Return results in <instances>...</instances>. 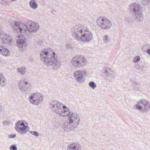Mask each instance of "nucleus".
<instances>
[{
    "instance_id": "17",
    "label": "nucleus",
    "mask_w": 150,
    "mask_h": 150,
    "mask_svg": "<svg viewBox=\"0 0 150 150\" xmlns=\"http://www.w3.org/2000/svg\"><path fill=\"white\" fill-rule=\"evenodd\" d=\"M26 41L25 37L24 36H22L20 37L17 40V45L18 47L21 48Z\"/></svg>"
},
{
    "instance_id": "5",
    "label": "nucleus",
    "mask_w": 150,
    "mask_h": 150,
    "mask_svg": "<svg viewBox=\"0 0 150 150\" xmlns=\"http://www.w3.org/2000/svg\"><path fill=\"white\" fill-rule=\"evenodd\" d=\"M71 63L75 67L80 68L85 65L87 63L86 60L82 56H76L73 57Z\"/></svg>"
},
{
    "instance_id": "23",
    "label": "nucleus",
    "mask_w": 150,
    "mask_h": 150,
    "mask_svg": "<svg viewBox=\"0 0 150 150\" xmlns=\"http://www.w3.org/2000/svg\"><path fill=\"white\" fill-rule=\"evenodd\" d=\"M29 5L32 9H35L38 7V5L35 0H31L29 3Z\"/></svg>"
},
{
    "instance_id": "4",
    "label": "nucleus",
    "mask_w": 150,
    "mask_h": 150,
    "mask_svg": "<svg viewBox=\"0 0 150 150\" xmlns=\"http://www.w3.org/2000/svg\"><path fill=\"white\" fill-rule=\"evenodd\" d=\"M96 23L100 28L103 30H108L112 26L111 22L107 18L100 16L97 18Z\"/></svg>"
},
{
    "instance_id": "18",
    "label": "nucleus",
    "mask_w": 150,
    "mask_h": 150,
    "mask_svg": "<svg viewBox=\"0 0 150 150\" xmlns=\"http://www.w3.org/2000/svg\"><path fill=\"white\" fill-rule=\"evenodd\" d=\"M69 117L70 118H73L74 122L76 121H80V118L79 116L75 112L73 113L71 112V113L69 115Z\"/></svg>"
},
{
    "instance_id": "9",
    "label": "nucleus",
    "mask_w": 150,
    "mask_h": 150,
    "mask_svg": "<svg viewBox=\"0 0 150 150\" xmlns=\"http://www.w3.org/2000/svg\"><path fill=\"white\" fill-rule=\"evenodd\" d=\"M25 28L30 33H35L39 29V25L37 23H34L31 21L28 20L25 23Z\"/></svg>"
},
{
    "instance_id": "7",
    "label": "nucleus",
    "mask_w": 150,
    "mask_h": 150,
    "mask_svg": "<svg viewBox=\"0 0 150 150\" xmlns=\"http://www.w3.org/2000/svg\"><path fill=\"white\" fill-rule=\"evenodd\" d=\"M24 122L21 120H19L16 123L15 126L16 131L22 134H25L29 130L28 126L25 125Z\"/></svg>"
},
{
    "instance_id": "40",
    "label": "nucleus",
    "mask_w": 150,
    "mask_h": 150,
    "mask_svg": "<svg viewBox=\"0 0 150 150\" xmlns=\"http://www.w3.org/2000/svg\"><path fill=\"white\" fill-rule=\"evenodd\" d=\"M107 80L109 82H112V81L111 79H107Z\"/></svg>"
},
{
    "instance_id": "32",
    "label": "nucleus",
    "mask_w": 150,
    "mask_h": 150,
    "mask_svg": "<svg viewBox=\"0 0 150 150\" xmlns=\"http://www.w3.org/2000/svg\"><path fill=\"white\" fill-rule=\"evenodd\" d=\"M150 1V0H141V1L144 4H147L149 3Z\"/></svg>"
},
{
    "instance_id": "33",
    "label": "nucleus",
    "mask_w": 150,
    "mask_h": 150,
    "mask_svg": "<svg viewBox=\"0 0 150 150\" xmlns=\"http://www.w3.org/2000/svg\"><path fill=\"white\" fill-rule=\"evenodd\" d=\"M16 136V134H10L8 135V138H14Z\"/></svg>"
},
{
    "instance_id": "12",
    "label": "nucleus",
    "mask_w": 150,
    "mask_h": 150,
    "mask_svg": "<svg viewBox=\"0 0 150 150\" xmlns=\"http://www.w3.org/2000/svg\"><path fill=\"white\" fill-rule=\"evenodd\" d=\"M14 24V29L16 32L18 33H22L25 31V23L15 21Z\"/></svg>"
},
{
    "instance_id": "35",
    "label": "nucleus",
    "mask_w": 150,
    "mask_h": 150,
    "mask_svg": "<svg viewBox=\"0 0 150 150\" xmlns=\"http://www.w3.org/2000/svg\"><path fill=\"white\" fill-rule=\"evenodd\" d=\"M137 85L138 84L136 83V82H134L133 83L132 86H133V87H134V88L135 89H136V86H137Z\"/></svg>"
},
{
    "instance_id": "26",
    "label": "nucleus",
    "mask_w": 150,
    "mask_h": 150,
    "mask_svg": "<svg viewBox=\"0 0 150 150\" xmlns=\"http://www.w3.org/2000/svg\"><path fill=\"white\" fill-rule=\"evenodd\" d=\"M110 39V37L107 35H105L103 38V41L104 43H107Z\"/></svg>"
},
{
    "instance_id": "21",
    "label": "nucleus",
    "mask_w": 150,
    "mask_h": 150,
    "mask_svg": "<svg viewBox=\"0 0 150 150\" xmlns=\"http://www.w3.org/2000/svg\"><path fill=\"white\" fill-rule=\"evenodd\" d=\"M17 71L21 75H24L26 72V69L24 67H22L17 68Z\"/></svg>"
},
{
    "instance_id": "22",
    "label": "nucleus",
    "mask_w": 150,
    "mask_h": 150,
    "mask_svg": "<svg viewBox=\"0 0 150 150\" xmlns=\"http://www.w3.org/2000/svg\"><path fill=\"white\" fill-rule=\"evenodd\" d=\"M6 79L2 74L0 73V86H3L6 83Z\"/></svg>"
},
{
    "instance_id": "1",
    "label": "nucleus",
    "mask_w": 150,
    "mask_h": 150,
    "mask_svg": "<svg viewBox=\"0 0 150 150\" xmlns=\"http://www.w3.org/2000/svg\"><path fill=\"white\" fill-rule=\"evenodd\" d=\"M71 31L73 37L78 41L88 43L93 39L91 32L86 26L82 25H75Z\"/></svg>"
},
{
    "instance_id": "19",
    "label": "nucleus",
    "mask_w": 150,
    "mask_h": 150,
    "mask_svg": "<svg viewBox=\"0 0 150 150\" xmlns=\"http://www.w3.org/2000/svg\"><path fill=\"white\" fill-rule=\"evenodd\" d=\"M71 113V112H70V111L68 110H64L63 111H61L59 112L58 115L61 116H69V115Z\"/></svg>"
},
{
    "instance_id": "13",
    "label": "nucleus",
    "mask_w": 150,
    "mask_h": 150,
    "mask_svg": "<svg viewBox=\"0 0 150 150\" xmlns=\"http://www.w3.org/2000/svg\"><path fill=\"white\" fill-rule=\"evenodd\" d=\"M28 84L27 80L26 79L20 80L18 83V88L20 91L22 92L27 91L28 87L26 85H27Z\"/></svg>"
},
{
    "instance_id": "2",
    "label": "nucleus",
    "mask_w": 150,
    "mask_h": 150,
    "mask_svg": "<svg viewBox=\"0 0 150 150\" xmlns=\"http://www.w3.org/2000/svg\"><path fill=\"white\" fill-rule=\"evenodd\" d=\"M40 59L48 66L59 67L61 63L57 59L55 53L51 48L45 49L40 54Z\"/></svg>"
},
{
    "instance_id": "31",
    "label": "nucleus",
    "mask_w": 150,
    "mask_h": 150,
    "mask_svg": "<svg viewBox=\"0 0 150 150\" xmlns=\"http://www.w3.org/2000/svg\"><path fill=\"white\" fill-rule=\"evenodd\" d=\"M8 0H0V3L2 4H7V1Z\"/></svg>"
},
{
    "instance_id": "39",
    "label": "nucleus",
    "mask_w": 150,
    "mask_h": 150,
    "mask_svg": "<svg viewBox=\"0 0 150 150\" xmlns=\"http://www.w3.org/2000/svg\"><path fill=\"white\" fill-rule=\"evenodd\" d=\"M147 53L149 54L150 55V49H148Z\"/></svg>"
},
{
    "instance_id": "36",
    "label": "nucleus",
    "mask_w": 150,
    "mask_h": 150,
    "mask_svg": "<svg viewBox=\"0 0 150 150\" xmlns=\"http://www.w3.org/2000/svg\"><path fill=\"white\" fill-rule=\"evenodd\" d=\"M63 104H62V111H63V109H65V110H69V109L68 108H67L65 105H63Z\"/></svg>"
},
{
    "instance_id": "25",
    "label": "nucleus",
    "mask_w": 150,
    "mask_h": 150,
    "mask_svg": "<svg viewBox=\"0 0 150 150\" xmlns=\"http://www.w3.org/2000/svg\"><path fill=\"white\" fill-rule=\"evenodd\" d=\"M89 86L93 89H95L96 87V84L93 82L91 81L89 83Z\"/></svg>"
},
{
    "instance_id": "30",
    "label": "nucleus",
    "mask_w": 150,
    "mask_h": 150,
    "mask_svg": "<svg viewBox=\"0 0 150 150\" xmlns=\"http://www.w3.org/2000/svg\"><path fill=\"white\" fill-rule=\"evenodd\" d=\"M80 121H75L74 123L73 124V126L74 127H76L78 125Z\"/></svg>"
},
{
    "instance_id": "15",
    "label": "nucleus",
    "mask_w": 150,
    "mask_h": 150,
    "mask_svg": "<svg viewBox=\"0 0 150 150\" xmlns=\"http://www.w3.org/2000/svg\"><path fill=\"white\" fill-rule=\"evenodd\" d=\"M67 150H81V146L76 142L69 144L67 146Z\"/></svg>"
},
{
    "instance_id": "28",
    "label": "nucleus",
    "mask_w": 150,
    "mask_h": 150,
    "mask_svg": "<svg viewBox=\"0 0 150 150\" xmlns=\"http://www.w3.org/2000/svg\"><path fill=\"white\" fill-rule=\"evenodd\" d=\"M10 150H17V147L15 144L12 145L10 147Z\"/></svg>"
},
{
    "instance_id": "10",
    "label": "nucleus",
    "mask_w": 150,
    "mask_h": 150,
    "mask_svg": "<svg viewBox=\"0 0 150 150\" xmlns=\"http://www.w3.org/2000/svg\"><path fill=\"white\" fill-rule=\"evenodd\" d=\"M29 98L32 104L38 105L42 102L43 97L39 93H34L30 96Z\"/></svg>"
},
{
    "instance_id": "34",
    "label": "nucleus",
    "mask_w": 150,
    "mask_h": 150,
    "mask_svg": "<svg viewBox=\"0 0 150 150\" xmlns=\"http://www.w3.org/2000/svg\"><path fill=\"white\" fill-rule=\"evenodd\" d=\"M9 124V122L8 121H4L3 123V124L4 125V126H6L7 125H8Z\"/></svg>"
},
{
    "instance_id": "16",
    "label": "nucleus",
    "mask_w": 150,
    "mask_h": 150,
    "mask_svg": "<svg viewBox=\"0 0 150 150\" xmlns=\"http://www.w3.org/2000/svg\"><path fill=\"white\" fill-rule=\"evenodd\" d=\"M0 54L3 56H7L10 54V52L7 48L4 47V46L0 45Z\"/></svg>"
},
{
    "instance_id": "37",
    "label": "nucleus",
    "mask_w": 150,
    "mask_h": 150,
    "mask_svg": "<svg viewBox=\"0 0 150 150\" xmlns=\"http://www.w3.org/2000/svg\"><path fill=\"white\" fill-rule=\"evenodd\" d=\"M66 47L68 49H71V45L70 44H67L66 46Z\"/></svg>"
},
{
    "instance_id": "41",
    "label": "nucleus",
    "mask_w": 150,
    "mask_h": 150,
    "mask_svg": "<svg viewBox=\"0 0 150 150\" xmlns=\"http://www.w3.org/2000/svg\"><path fill=\"white\" fill-rule=\"evenodd\" d=\"M55 11L53 9L51 11V12L52 13H53V12Z\"/></svg>"
},
{
    "instance_id": "29",
    "label": "nucleus",
    "mask_w": 150,
    "mask_h": 150,
    "mask_svg": "<svg viewBox=\"0 0 150 150\" xmlns=\"http://www.w3.org/2000/svg\"><path fill=\"white\" fill-rule=\"evenodd\" d=\"M140 60V57L139 56L136 57L134 59V62L135 63L139 62Z\"/></svg>"
},
{
    "instance_id": "27",
    "label": "nucleus",
    "mask_w": 150,
    "mask_h": 150,
    "mask_svg": "<svg viewBox=\"0 0 150 150\" xmlns=\"http://www.w3.org/2000/svg\"><path fill=\"white\" fill-rule=\"evenodd\" d=\"M30 133L34 135L35 136L37 137L39 136V133L36 131H30Z\"/></svg>"
},
{
    "instance_id": "14",
    "label": "nucleus",
    "mask_w": 150,
    "mask_h": 150,
    "mask_svg": "<svg viewBox=\"0 0 150 150\" xmlns=\"http://www.w3.org/2000/svg\"><path fill=\"white\" fill-rule=\"evenodd\" d=\"M0 38L1 40V42L4 44L9 45L11 43V41L9 38V36L5 33H1L0 35Z\"/></svg>"
},
{
    "instance_id": "20",
    "label": "nucleus",
    "mask_w": 150,
    "mask_h": 150,
    "mask_svg": "<svg viewBox=\"0 0 150 150\" xmlns=\"http://www.w3.org/2000/svg\"><path fill=\"white\" fill-rule=\"evenodd\" d=\"M103 72L104 74H105L106 76L108 78L110 77L113 79H114L115 77V75L109 72V70H108L106 68H104L103 69Z\"/></svg>"
},
{
    "instance_id": "3",
    "label": "nucleus",
    "mask_w": 150,
    "mask_h": 150,
    "mask_svg": "<svg viewBox=\"0 0 150 150\" xmlns=\"http://www.w3.org/2000/svg\"><path fill=\"white\" fill-rule=\"evenodd\" d=\"M128 9L133 19L138 23L142 21L144 19L143 8L139 4L132 3L129 5Z\"/></svg>"
},
{
    "instance_id": "11",
    "label": "nucleus",
    "mask_w": 150,
    "mask_h": 150,
    "mask_svg": "<svg viewBox=\"0 0 150 150\" xmlns=\"http://www.w3.org/2000/svg\"><path fill=\"white\" fill-rule=\"evenodd\" d=\"M86 73V71L85 70H78L74 72V76L77 82L81 83L84 81V77Z\"/></svg>"
},
{
    "instance_id": "24",
    "label": "nucleus",
    "mask_w": 150,
    "mask_h": 150,
    "mask_svg": "<svg viewBox=\"0 0 150 150\" xmlns=\"http://www.w3.org/2000/svg\"><path fill=\"white\" fill-rule=\"evenodd\" d=\"M150 49V46L149 45H143L142 48L143 51L145 52H147L148 49Z\"/></svg>"
},
{
    "instance_id": "38",
    "label": "nucleus",
    "mask_w": 150,
    "mask_h": 150,
    "mask_svg": "<svg viewBox=\"0 0 150 150\" xmlns=\"http://www.w3.org/2000/svg\"><path fill=\"white\" fill-rule=\"evenodd\" d=\"M74 122V120L73 119H70L69 120V123L70 124Z\"/></svg>"
},
{
    "instance_id": "8",
    "label": "nucleus",
    "mask_w": 150,
    "mask_h": 150,
    "mask_svg": "<svg viewBox=\"0 0 150 150\" xmlns=\"http://www.w3.org/2000/svg\"><path fill=\"white\" fill-rule=\"evenodd\" d=\"M62 104L57 100H53L50 102L49 108L53 112L58 115L62 110Z\"/></svg>"
},
{
    "instance_id": "6",
    "label": "nucleus",
    "mask_w": 150,
    "mask_h": 150,
    "mask_svg": "<svg viewBox=\"0 0 150 150\" xmlns=\"http://www.w3.org/2000/svg\"><path fill=\"white\" fill-rule=\"evenodd\" d=\"M136 108L139 111L144 112L150 110V105L147 100L142 99L137 102L136 104Z\"/></svg>"
}]
</instances>
